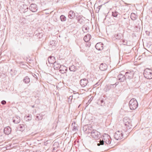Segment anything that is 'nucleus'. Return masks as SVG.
<instances>
[{
    "label": "nucleus",
    "instance_id": "nucleus-1",
    "mask_svg": "<svg viewBox=\"0 0 152 152\" xmlns=\"http://www.w3.org/2000/svg\"><path fill=\"white\" fill-rule=\"evenodd\" d=\"M102 140H100L99 143H97L98 146L104 145V142L107 144H110L111 139L110 136L107 134H104L102 137Z\"/></svg>",
    "mask_w": 152,
    "mask_h": 152
},
{
    "label": "nucleus",
    "instance_id": "nucleus-2",
    "mask_svg": "<svg viewBox=\"0 0 152 152\" xmlns=\"http://www.w3.org/2000/svg\"><path fill=\"white\" fill-rule=\"evenodd\" d=\"M129 106L131 110L136 109L138 106V104L136 99L135 98L132 99L129 102Z\"/></svg>",
    "mask_w": 152,
    "mask_h": 152
},
{
    "label": "nucleus",
    "instance_id": "nucleus-3",
    "mask_svg": "<svg viewBox=\"0 0 152 152\" xmlns=\"http://www.w3.org/2000/svg\"><path fill=\"white\" fill-rule=\"evenodd\" d=\"M143 75L145 78L148 79L152 78V70L148 69H145Z\"/></svg>",
    "mask_w": 152,
    "mask_h": 152
},
{
    "label": "nucleus",
    "instance_id": "nucleus-4",
    "mask_svg": "<svg viewBox=\"0 0 152 152\" xmlns=\"http://www.w3.org/2000/svg\"><path fill=\"white\" fill-rule=\"evenodd\" d=\"M91 135L94 138L96 139H98L100 137V133L96 130H93L91 132Z\"/></svg>",
    "mask_w": 152,
    "mask_h": 152
},
{
    "label": "nucleus",
    "instance_id": "nucleus-5",
    "mask_svg": "<svg viewBox=\"0 0 152 152\" xmlns=\"http://www.w3.org/2000/svg\"><path fill=\"white\" fill-rule=\"evenodd\" d=\"M114 138L116 140H119L123 137L122 131H119L116 132L114 136Z\"/></svg>",
    "mask_w": 152,
    "mask_h": 152
},
{
    "label": "nucleus",
    "instance_id": "nucleus-6",
    "mask_svg": "<svg viewBox=\"0 0 152 152\" xmlns=\"http://www.w3.org/2000/svg\"><path fill=\"white\" fill-rule=\"evenodd\" d=\"M134 73V72L133 71H129L126 72L125 75L126 79L130 80L132 79L133 77Z\"/></svg>",
    "mask_w": 152,
    "mask_h": 152
},
{
    "label": "nucleus",
    "instance_id": "nucleus-7",
    "mask_svg": "<svg viewBox=\"0 0 152 152\" xmlns=\"http://www.w3.org/2000/svg\"><path fill=\"white\" fill-rule=\"evenodd\" d=\"M28 7L25 4H23L20 6L19 11L21 13H25L28 10Z\"/></svg>",
    "mask_w": 152,
    "mask_h": 152
},
{
    "label": "nucleus",
    "instance_id": "nucleus-8",
    "mask_svg": "<svg viewBox=\"0 0 152 152\" xmlns=\"http://www.w3.org/2000/svg\"><path fill=\"white\" fill-rule=\"evenodd\" d=\"M29 9L31 11L33 12H35L37 10V6L35 4H30Z\"/></svg>",
    "mask_w": 152,
    "mask_h": 152
},
{
    "label": "nucleus",
    "instance_id": "nucleus-9",
    "mask_svg": "<svg viewBox=\"0 0 152 152\" xmlns=\"http://www.w3.org/2000/svg\"><path fill=\"white\" fill-rule=\"evenodd\" d=\"M117 79L120 82H124L126 79L125 75H124L121 74H119L118 75Z\"/></svg>",
    "mask_w": 152,
    "mask_h": 152
},
{
    "label": "nucleus",
    "instance_id": "nucleus-10",
    "mask_svg": "<svg viewBox=\"0 0 152 152\" xmlns=\"http://www.w3.org/2000/svg\"><path fill=\"white\" fill-rule=\"evenodd\" d=\"M105 99L103 96L101 97L98 100L97 103L101 106H104L105 104Z\"/></svg>",
    "mask_w": 152,
    "mask_h": 152
},
{
    "label": "nucleus",
    "instance_id": "nucleus-11",
    "mask_svg": "<svg viewBox=\"0 0 152 152\" xmlns=\"http://www.w3.org/2000/svg\"><path fill=\"white\" fill-rule=\"evenodd\" d=\"M88 83V80L86 78L81 80L80 81V84L82 87H84Z\"/></svg>",
    "mask_w": 152,
    "mask_h": 152
},
{
    "label": "nucleus",
    "instance_id": "nucleus-12",
    "mask_svg": "<svg viewBox=\"0 0 152 152\" xmlns=\"http://www.w3.org/2000/svg\"><path fill=\"white\" fill-rule=\"evenodd\" d=\"M103 44L102 43L99 42L97 43L95 47L96 49L99 50H101L103 49Z\"/></svg>",
    "mask_w": 152,
    "mask_h": 152
},
{
    "label": "nucleus",
    "instance_id": "nucleus-13",
    "mask_svg": "<svg viewBox=\"0 0 152 152\" xmlns=\"http://www.w3.org/2000/svg\"><path fill=\"white\" fill-rule=\"evenodd\" d=\"M50 50H53L55 48V42L54 41H51L50 44L49 45Z\"/></svg>",
    "mask_w": 152,
    "mask_h": 152
},
{
    "label": "nucleus",
    "instance_id": "nucleus-14",
    "mask_svg": "<svg viewBox=\"0 0 152 152\" xmlns=\"http://www.w3.org/2000/svg\"><path fill=\"white\" fill-rule=\"evenodd\" d=\"M107 66L105 63L101 64L99 66V69L101 71H105L107 69Z\"/></svg>",
    "mask_w": 152,
    "mask_h": 152
},
{
    "label": "nucleus",
    "instance_id": "nucleus-15",
    "mask_svg": "<svg viewBox=\"0 0 152 152\" xmlns=\"http://www.w3.org/2000/svg\"><path fill=\"white\" fill-rule=\"evenodd\" d=\"M53 67L55 69H58L60 68L61 65L60 64L58 63L57 62L55 61V63L53 64Z\"/></svg>",
    "mask_w": 152,
    "mask_h": 152
},
{
    "label": "nucleus",
    "instance_id": "nucleus-16",
    "mask_svg": "<svg viewBox=\"0 0 152 152\" xmlns=\"http://www.w3.org/2000/svg\"><path fill=\"white\" fill-rule=\"evenodd\" d=\"M55 57L53 56H49L48 59L49 63L50 64H53L55 63Z\"/></svg>",
    "mask_w": 152,
    "mask_h": 152
},
{
    "label": "nucleus",
    "instance_id": "nucleus-17",
    "mask_svg": "<svg viewBox=\"0 0 152 152\" xmlns=\"http://www.w3.org/2000/svg\"><path fill=\"white\" fill-rule=\"evenodd\" d=\"M76 19L77 20L78 22L80 24L82 23L84 21V20L81 15L77 16Z\"/></svg>",
    "mask_w": 152,
    "mask_h": 152
},
{
    "label": "nucleus",
    "instance_id": "nucleus-18",
    "mask_svg": "<svg viewBox=\"0 0 152 152\" xmlns=\"http://www.w3.org/2000/svg\"><path fill=\"white\" fill-rule=\"evenodd\" d=\"M11 129L10 127H6L4 129V132L6 134H9L11 132Z\"/></svg>",
    "mask_w": 152,
    "mask_h": 152
},
{
    "label": "nucleus",
    "instance_id": "nucleus-19",
    "mask_svg": "<svg viewBox=\"0 0 152 152\" xmlns=\"http://www.w3.org/2000/svg\"><path fill=\"white\" fill-rule=\"evenodd\" d=\"M75 16V13L72 10L70 11L68 14V17L70 19H73Z\"/></svg>",
    "mask_w": 152,
    "mask_h": 152
},
{
    "label": "nucleus",
    "instance_id": "nucleus-20",
    "mask_svg": "<svg viewBox=\"0 0 152 152\" xmlns=\"http://www.w3.org/2000/svg\"><path fill=\"white\" fill-rule=\"evenodd\" d=\"M20 121V118L18 116H15L13 118V122L15 124L19 123Z\"/></svg>",
    "mask_w": 152,
    "mask_h": 152
},
{
    "label": "nucleus",
    "instance_id": "nucleus-21",
    "mask_svg": "<svg viewBox=\"0 0 152 152\" xmlns=\"http://www.w3.org/2000/svg\"><path fill=\"white\" fill-rule=\"evenodd\" d=\"M91 37V35L89 34H88L84 37V40L85 42H88L90 39Z\"/></svg>",
    "mask_w": 152,
    "mask_h": 152
},
{
    "label": "nucleus",
    "instance_id": "nucleus-22",
    "mask_svg": "<svg viewBox=\"0 0 152 152\" xmlns=\"http://www.w3.org/2000/svg\"><path fill=\"white\" fill-rule=\"evenodd\" d=\"M115 84H111V85H107L105 86V91H109L111 88L113 87L114 85H115Z\"/></svg>",
    "mask_w": 152,
    "mask_h": 152
},
{
    "label": "nucleus",
    "instance_id": "nucleus-23",
    "mask_svg": "<svg viewBox=\"0 0 152 152\" xmlns=\"http://www.w3.org/2000/svg\"><path fill=\"white\" fill-rule=\"evenodd\" d=\"M83 31L85 33H87L88 32L89 28L88 26L86 25H84L82 27Z\"/></svg>",
    "mask_w": 152,
    "mask_h": 152
},
{
    "label": "nucleus",
    "instance_id": "nucleus-24",
    "mask_svg": "<svg viewBox=\"0 0 152 152\" xmlns=\"http://www.w3.org/2000/svg\"><path fill=\"white\" fill-rule=\"evenodd\" d=\"M18 129L19 131L22 132L24 130L25 127L23 124H20L18 126Z\"/></svg>",
    "mask_w": 152,
    "mask_h": 152
},
{
    "label": "nucleus",
    "instance_id": "nucleus-25",
    "mask_svg": "<svg viewBox=\"0 0 152 152\" xmlns=\"http://www.w3.org/2000/svg\"><path fill=\"white\" fill-rule=\"evenodd\" d=\"M69 69L70 71L75 72L76 70V67L74 65H72L69 66Z\"/></svg>",
    "mask_w": 152,
    "mask_h": 152
},
{
    "label": "nucleus",
    "instance_id": "nucleus-26",
    "mask_svg": "<svg viewBox=\"0 0 152 152\" xmlns=\"http://www.w3.org/2000/svg\"><path fill=\"white\" fill-rule=\"evenodd\" d=\"M130 18L132 20H135L137 18V16L135 14L132 13L130 15Z\"/></svg>",
    "mask_w": 152,
    "mask_h": 152
},
{
    "label": "nucleus",
    "instance_id": "nucleus-27",
    "mask_svg": "<svg viewBox=\"0 0 152 152\" xmlns=\"http://www.w3.org/2000/svg\"><path fill=\"white\" fill-rule=\"evenodd\" d=\"M23 82L25 83H28L30 82V78L28 76H26L23 79Z\"/></svg>",
    "mask_w": 152,
    "mask_h": 152
},
{
    "label": "nucleus",
    "instance_id": "nucleus-28",
    "mask_svg": "<svg viewBox=\"0 0 152 152\" xmlns=\"http://www.w3.org/2000/svg\"><path fill=\"white\" fill-rule=\"evenodd\" d=\"M122 36V34H115L114 35V37L116 39H119L121 38Z\"/></svg>",
    "mask_w": 152,
    "mask_h": 152
},
{
    "label": "nucleus",
    "instance_id": "nucleus-29",
    "mask_svg": "<svg viewBox=\"0 0 152 152\" xmlns=\"http://www.w3.org/2000/svg\"><path fill=\"white\" fill-rule=\"evenodd\" d=\"M64 67H66V66L63 65H61L59 70L60 72L61 73H64V70L65 69V68H64Z\"/></svg>",
    "mask_w": 152,
    "mask_h": 152
},
{
    "label": "nucleus",
    "instance_id": "nucleus-30",
    "mask_svg": "<svg viewBox=\"0 0 152 152\" xmlns=\"http://www.w3.org/2000/svg\"><path fill=\"white\" fill-rule=\"evenodd\" d=\"M60 19L61 21H65L66 20V17L63 15H61L60 17Z\"/></svg>",
    "mask_w": 152,
    "mask_h": 152
},
{
    "label": "nucleus",
    "instance_id": "nucleus-31",
    "mask_svg": "<svg viewBox=\"0 0 152 152\" xmlns=\"http://www.w3.org/2000/svg\"><path fill=\"white\" fill-rule=\"evenodd\" d=\"M119 13L118 12L115 11L113 12H112V16L115 17H116L118 16V15Z\"/></svg>",
    "mask_w": 152,
    "mask_h": 152
},
{
    "label": "nucleus",
    "instance_id": "nucleus-32",
    "mask_svg": "<svg viewBox=\"0 0 152 152\" xmlns=\"http://www.w3.org/2000/svg\"><path fill=\"white\" fill-rule=\"evenodd\" d=\"M36 118L38 120H41L42 118V116L39 115V116H36Z\"/></svg>",
    "mask_w": 152,
    "mask_h": 152
},
{
    "label": "nucleus",
    "instance_id": "nucleus-33",
    "mask_svg": "<svg viewBox=\"0 0 152 152\" xmlns=\"http://www.w3.org/2000/svg\"><path fill=\"white\" fill-rule=\"evenodd\" d=\"M124 124L125 126H126L127 127V126L129 127V124L128 121L125 122L124 120Z\"/></svg>",
    "mask_w": 152,
    "mask_h": 152
},
{
    "label": "nucleus",
    "instance_id": "nucleus-34",
    "mask_svg": "<svg viewBox=\"0 0 152 152\" xmlns=\"http://www.w3.org/2000/svg\"><path fill=\"white\" fill-rule=\"evenodd\" d=\"M37 35V37H38L39 39L42 38V33H39Z\"/></svg>",
    "mask_w": 152,
    "mask_h": 152
},
{
    "label": "nucleus",
    "instance_id": "nucleus-35",
    "mask_svg": "<svg viewBox=\"0 0 152 152\" xmlns=\"http://www.w3.org/2000/svg\"><path fill=\"white\" fill-rule=\"evenodd\" d=\"M1 104H3V105H4L6 103V102L5 101V100H2L1 102Z\"/></svg>",
    "mask_w": 152,
    "mask_h": 152
},
{
    "label": "nucleus",
    "instance_id": "nucleus-36",
    "mask_svg": "<svg viewBox=\"0 0 152 152\" xmlns=\"http://www.w3.org/2000/svg\"><path fill=\"white\" fill-rule=\"evenodd\" d=\"M64 68H65V69H64V73H66V72L67 71L68 69H67V68L66 67H64Z\"/></svg>",
    "mask_w": 152,
    "mask_h": 152
},
{
    "label": "nucleus",
    "instance_id": "nucleus-37",
    "mask_svg": "<svg viewBox=\"0 0 152 152\" xmlns=\"http://www.w3.org/2000/svg\"><path fill=\"white\" fill-rule=\"evenodd\" d=\"M102 5H100L99 6L97 7V8L99 10H98V11H99V10H100V9H101V8L102 7Z\"/></svg>",
    "mask_w": 152,
    "mask_h": 152
},
{
    "label": "nucleus",
    "instance_id": "nucleus-38",
    "mask_svg": "<svg viewBox=\"0 0 152 152\" xmlns=\"http://www.w3.org/2000/svg\"><path fill=\"white\" fill-rule=\"evenodd\" d=\"M76 129V127L75 126H74L72 128L73 131H75Z\"/></svg>",
    "mask_w": 152,
    "mask_h": 152
},
{
    "label": "nucleus",
    "instance_id": "nucleus-39",
    "mask_svg": "<svg viewBox=\"0 0 152 152\" xmlns=\"http://www.w3.org/2000/svg\"><path fill=\"white\" fill-rule=\"evenodd\" d=\"M146 32L147 34H148V35L150 34V33L148 31H146Z\"/></svg>",
    "mask_w": 152,
    "mask_h": 152
},
{
    "label": "nucleus",
    "instance_id": "nucleus-40",
    "mask_svg": "<svg viewBox=\"0 0 152 152\" xmlns=\"http://www.w3.org/2000/svg\"><path fill=\"white\" fill-rule=\"evenodd\" d=\"M136 28H140V26H135Z\"/></svg>",
    "mask_w": 152,
    "mask_h": 152
},
{
    "label": "nucleus",
    "instance_id": "nucleus-41",
    "mask_svg": "<svg viewBox=\"0 0 152 152\" xmlns=\"http://www.w3.org/2000/svg\"><path fill=\"white\" fill-rule=\"evenodd\" d=\"M32 107L34 108V105H33Z\"/></svg>",
    "mask_w": 152,
    "mask_h": 152
},
{
    "label": "nucleus",
    "instance_id": "nucleus-42",
    "mask_svg": "<svg viewBox=\"0 0 152 152\" xmlns=\"http://www.w3.org/2000/svg\"><path fill=\"white\" fill-rule=\"evenodd\" d=\"M37 152H41L39 151H37Z\"/></svg>",
    "mask_w": 152,
    "mask_h": 152
},
{
    "label": "nucleus",
    "instance_id": "nucleus-43",
    "mask_svg": "<svg viewBox=\"0 0 152 152\" xmlns=\"http://www.w3.org/2000/svg\"><path fill=\"white\" fill-rule=\"evenodd\" d=\"M28 14V16H29V15H29V14Z\"/></svg>",
    "mask_w": 152,
    "mask_h": 152
},
{
    "label": "nucleus",
    "instance_id": "nucleus-44",
    "mask_svg": "<svg viewBox=\"0 0 152 152\" xmlns=\"http://www.w3.org/2000/svg\"><path fill=\"white\" fill-rule=\"evenodd\" d=\"M123 42H124V41H125V40H123Z\"/></svg>",
    "mask_w": 152,
    "mask_h": 152
},
{
    "label": "nucleus",
    "instance_id": "nucleus-45",
    "mask_svg": "<svg viewBox=\"0 0 152 152\" xmlns=\"http://www.w3.org/2000/svg\"><path fill=\"white\" fill-rule=\"evenodd\" d=\"M123 42H124V41H125V40H123Z\"/></svg>",
    "mask_w": 152,
    "mask_h": 152
},
{
    "label": "nucleus",
    "instance_id": "nucleus-46",
    "mask_svg": "<svg viewBox=\"0 0 152 152\" xmlns=\"http://www.w3.org/2000/svg\"><path fill=\"white\" fill-rule=\"evenodd\" d=\"M1 136V135H0V136Z\"/></svg>",
    "mask_w": 152,
    "mask_h": 152
}]
</instances>
